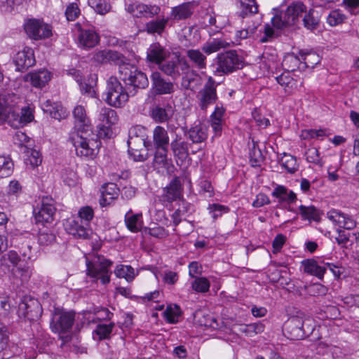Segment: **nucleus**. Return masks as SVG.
Segmentation results:
<instances>
[{"instance_id":"nucleus-1","label":"nucleus","mask_w":359,"mask_h":359,"mask_svg":"<svg viewBox=\"0 0 359 359\" xmlns=\"http://www.w3.org/2000/svg\"><path fill=\"white\" fill-rule=\"evenodd\" d=\"M70 141L78 156L84 159H93L99 152L101 142L90 127L77 130L72 133Z\"/></svg>"},{"instance_id":"nucleus-2","label":"nucleus","mask_w":359,"mask_h":359,"mask_svg":"<svg viewBox=\"0 0 359 359\" xmlns=\"http://www.w3.org/2000/svg\"><path fill=\"white\" fill-rule=\"evenodd\" d=\"M104 95V101L109 105L116 108L124 106L129 99L127 90L115 76H111L107 81Z\"/></svg>"},{"instance_id":"nucleus-3","label":"nucleus","mask_w":359,"mask_h":359,"mask_svg":"<svg viewBox=\"0 0 359 359\" xmlns=\"http://www.w3.org/2000/svg\"><path fill=\"white\" fill-rule=\"evenodd\" d=\"M74 321V312L56 309L50 323V329L53 332L60 334L63 343H65L69 341L70 337L69 335L61 336V334L69 332Z\"/></svg>"},{"instance_id":"nucleus-4","label":"nucleus","mask_w":359,"mask_h":359,"mask_svg":"<svg viewBox=\"0 0 359 359\" xmlns=\"http://www.w3.org/2000/svg\"><path fill=\"white\" fill-rule=\"evenodd\" d=\"M125 60L124 63L118 67L121 79L135 88H146L149 86L147 75L137 70L135 67Z\"/></svg>"},{"instance_id":"nucleus-5","label":"nucleus","mask_w":359,"mask_h":359,"mask_svg":"<svg viewBox=\"0 0 359 359\" xmlns=\"http://www.w3.org/2000/svg\"><path fill=\"white\" fill-rule=\"evenodd\" d=\"M216 72L229 74L243 67V58L236 50H229L218 54L217 57Z\"/></svg>"},{"instance_id":"nucleus-6","label":"nucleus","mask_w":359,"mask_h":359,"mask_svg":"<svg viewBox=\"0 0 359 359\" xmlns=\"http://www.w3.org/2000/svg\"><path fill=\"white\" fill-rule=\"evenodd\" d=\"M24 29L28 36L34 40H41L52 36V27L43 21L31 19L24 25Z\"/></svg>"},{"instance_id":"nucleus-7","label":"nucleus","mask_w":359,"mask_h":359,"mask_svg":"<svg viewBox=\"0 0 359 359\" xmlns=\"http://www.w3.org/2000/svg\"><path fill=\"white\" fill-rule=\"evenodd\" d=\"M18 313L19 316H22L29 320H34L41 316L42 309L36 299L25 295L18 305Z\"/></svg>"},{"instance_id":"nucleus-8","label":"nucleus","mask_w":359,"mask_h":359,"mask_svg":"<svg viewBox=\"0 0 359 359\" xmlns=\"http://www.w3.org/2000/svg\"><path fill=\"white\" fill-rule=\"evenodd\" d=\"M196 97L198 106L204 111L216 102L217 99L216 87L212 77H209L203 88L198 93Z\"/></svg>"},{"instance_id":"nucleus-9","label":"nucleus","mask_w":359,"mask_h":359,"mask_svg":"<svg viewBox=\"0 0 359 359\" xmlns=\"http://www.w3.org/2000/svg\"><path fill=\"white\" fill-rule=\"evenodd\" d=\"M55 211L52 200L43 198L40 207L34 209L36 222L42 225L51 223L54 219Z\"/></svg>"},{"instance_id":"nucleus-10","label":"nucleus","mask_w":359,"mask_h":359,"mask_svg":"<svg viewBox=\"0 0 359 359\" xmlns=\"http://www.w3.org/2000/svg\"><path fill=\"white\" fill-rule=\"evenodd\" d=\"M20 98L14 93H0V123L4 122L10 114L14 113Z\"/></svg>"},{"instance_id":"nucleus-11","label":"nucleus","mask_w":359,"mask_h":359,"mask_svg":"<svg viewBox=\"0 0 359 359\" xmlns=\"http://www.w3.org/2000/svg\"><path fill=\"white\" fill-rule=\"evenodd\" d=\"M79 28L78 45L83 48H91L97 46L100 41V36L93 28H86L78 22Z\"/></svg>"},{"instance_id":"nucleus-12","label":"nucleus","mask_w":359,"mask_h":359,"mask_svg":"<svg viewBox=\"0 0 359 359\" xmlns=\"http://www.w3.org/2000/svg\"><path fill=\"white\" fill-rule=\"evenodd\" d=\"M188 63L174 57L170 60L165 59L159 65V69L168 76L173 79L178 78L181 75V71L187 69Z\"/></svg>"},{"instance_id":"nucleus-13","label":"nucleus","mask_w":359,"mask_h":359,"mask_svg":"<svg viewBox=\"0 0 359 359\" xmlns=\"http://www.w3.org/2000/svg\"><path fill=\"white\" fill-rule=\"evenodd\" d=\"M126 10L135 18H152L160 12V7L156 5H147L142 3L128 4Z\"/></svg>"},{"instance_id":"nucleus-14","label":"nucleus","mask_w":359,"mask_h":359,"mask_svg":"<svg viewBox=\"0 0 359 359\" xmlns=\"http://www.w3.org/2000/svg\"><path fill=\"white\" fill-rule=\"evenodd\" d=\"M98 121H100L97 127L100 135H107L110 127L115 124L118 121V116L115 110L109 107L101 108Z\"/></svg>"},{"instance_id":"nucleus-15","label":"nucleus","mask_w":359,"mask_h":359,"mask_svg":"<svg viewBox=\"0 0 359 359\" xmlns=\"http://www.w3.org/2000/svg\"><path fill=\"white\" fill-rule=\"evenodd\" d=\"M65 226L66 231L75 238L86 239L91 233L89 225L79 219L67 220Z\"/></svg>"},{"instance_id":"nucleus-16","label":"nucleus","mask_w":359,"mask_h":359,"mask_svg":"<svg viewBox=\"0 0 359 359\" xmlns=\"http://www.w3.org/2000/svg\"><path fill=\"white\" fill-rule=\"evenodd\" d=\"M303 317L294 316L290 317L285 323V330L288 337L292 340H300L305 338L303 330Z\"/></svg>"},{"instance_id":"nucleus-17","label":"nucleus","mask_w":359,"mask_h":359,"mask_svg":"<svg viewBox=\"0 0 359 359\" xmlns=\"http://www.w3.org/2000/svg\"><path fill=\"white\" fill-rule=\"evenodd\" d=\"M13 62L16 66V70L19 72H23L34 65L35 59L32 48L25 47L18 51L14 56Z\"/></svg>"},{"instance_id":"nucleus-18","label":"nucleus","mask_w":359,"mask_h":359,"mask_svg":"<svg viewBox=\"0 0 359 359\" xmlns=\"http://www.w3.org/2000/svg\"><path fill=\"white\" fill-rule=\"evenodd\" d=\"M182 196V189L179 179L174 178L163 189V193L160 196V201L165 205L166 203H172L173 201H179Z\"/></svg>"},{"instance_id":"nucleus-19","label":"nucleus","mask_w":359,"mask_h":359,"mask_svg":"<svg viewBox=\"0 0 359 359\" xmlns=\"http://www.w3.org/2000/svg\"><path fill=\"white\" fill-rule=\"evenodd\" d=\"M327 217L340 228L353 229L356 226V222L351 216L335 209L329 210Z\"/></svg>"},{"instance_id":"nucleus-20","label":"nucleus","mask_w":359,"mask_h":359,"mask_svg":"<svg viewBox=\"0 0 359 359\" xmlns=\"http://www.w3.org/2000/svg\"><path fill=\"white\" fill-rule=\"evenodd\" d=\"M294 76L291 72H284L276 77V81L287 95H294L299 90L298 81Z\"/></svg>"},{"instance_id":"nucleus-21","label":"nucleus","mask_w":359,"mask_h":359,"mask_svg":"<svg viewBox=\"0 0 359 359\" xmlns=\"http://www.w3.org/2000/svg\"><path fill=\"white\" fill-rule=\"evenodd\" d=\"M93 59L98 63L113 62L120 67L127 59L121 53L113 50H100L95 53Z\"/></svg>"},{"instance_id":"nucleus-22","label":"nucleus","mask_w":359,"mask_h":359,"mask_svg":"<svg viewBox=\"0 0 359 359\" xmlns=\"http://www.w3.org/2000/svg\"><path fill=\"white\" fill-rule=\"evenodd\" d=\"M151 79L152 88L157 94H170L174 92L173 83L170 81H165L159 72H153Z\"/></svg>"},{"instance_id":"nucleus-23","label":"nucleus","mask_w":359,"mask_h":359,"mask_svg":"<svg viewBox=\"0 0 359 359\" xmlns=\"http://www.w3.org/2000/svg\"><path fill=\"white\" fill-rule=\"evenodd\" d=\"M101 198L100 204L101 206L110 205L119 195V189L114 183H106L101 187Z\"/></svg>"},{"instance_id":"nucleus-24","label":"nucleus","mask_w":359,"mask_h":359,"mask_svg":"<svg viewBox=\"0 0 359 359\" xmlns=\"http://www.w3.org/2000/svg\"><path fill=\"white\" fill-rule=\"evenodd\" d=\"M152 143L154 149H168L170 137L167 130L156 126L152 131Z\"/></svg>"},{"instance_id":"nucleus-25","label":"nucleus","mask_w":359,"mask_h":359,"mask_svg":"<svg viewBox=\"0 0 359 359\" xmlns=\"http://www.w3.org/2000/svg\"><path fill=\"white\" fill-rule=\"evenodd\" d=\"M87 269H108L112 262L102 255L92 254L86 257Z\"/></svg>"},{"instance_id":"nucleus-26","label":"nucleus","mask_w":359,"mask_h":359,"mask_svg":"<svg viewBox=\"0 0 359 359\" xmlns=\"http://www.w3.org/2000/svg\"><path fill=\"white\" fill-rule=\"evenodd\" d=\"M168 55V52L158 43L150 45L147 52L148 60L158 65H160Z\"/></svg>"},{"instance_id":"nucleus-27","label":"nucleus","mask_w":359,"mask_h":359,"mask_svg":"<svg viewBox=\"0 0 359 359\" xmlns=\"http://www.w3.org/2000/svg\"><path fill=\"white\" fill-rule=\"evenodd\" d=\"M194 9V6L192 3H184L172 8L170 17L175 20H185L191 16Z\"/></svg>"},{"instance_id":"nucleus-28","label":"nucleus","mask_w":359,"mask_h":359,"mask_svg":"<svg viewBox=\"0 0 359 359\" xmlns=\"http://www.w3.org/2000/svg\"><path fill=\"white\" fill-rule=\"evenodd\" d=\"M28 78L33 86L42 88L50 80L51 74L46 69H41L29 73L27 75Z\"/></svg>"},{"instance_id":"nucleus-29","label":"nucleus","mask_w":359,"mask_h":359,"mask_svg":"<svg viewBox=\"0 0 359 359\" xmlns=\"http://www.w3.org/2000/svg\"><path fill=\"white\" fill-rule=\"evenodd\" d=\"M230 47V43L222 38H215L206 41L203 47L202 50L207 55L216 53L222 49Z\"/></svg>"},{"instance_id":"nucleus-30","label":"nucleus","mask_w":359,"mask_h":359,"mask_svg":"<svg viewBox=\"0 0 359 359\" xmlns=\"http://www.w3.org/2000/svg\"><path fill=\"white\" fill-rule=\"evenodd\" d=\"M24 262L25 259H20L15 251L11 250L2 257L1 259V266L8 268L18 267V269H23L24 267H26Z\"/></svg>"},{"instance_id":"nucleus-31","label":"nucleus","mask_w":359,"mask_h":359,"mask_svg":"<svg viewBox=\"0 0 359 359\" xmlns=\"http://www.w3.org/2000/svg\"><path fill=\"white\" fill-rule=\"evenodd\" d=\"M271 196L278 198V201L292 203L297 199L296 194L292 191L288 190L283 185H276L271 193Z\"/></svg>"},{"instance_id":"nucleus-32","label":"nucleus","mask_w":359,"mask_h":359,"mask_svg":"<svg viewBox=\"0 0 359 359\" xmlns=\"http://www.w3.org/2000/svg\"><path fill=\"white\" fill-rule=\"evenodd\" d=\"M125 222L127 228L132 232H137L140 231L143 222L142 215L133 214L131 210H128L125 215Z\"/></svg>"},{"instance_id":"nucleus-33","label":"nucleus","mask_w":359,"mask_h":359,"mask_svg":"<svg viewBox=\"0 0 359 359\" xmlns=\"http://www.w3.org/2000/svg\"><path fill=\"white\" fill-rule=\"evenodd\" d=\"M145 129L144 127L140 126H135L129 130L128 146L132 147L133 144L144 145L147 146V143L144 142L142 137L144 133Z\"/></svg>"},{"instance_id":"nucleus-34","label":"nucleus","mask_w":359,"mask_h":359,"mask_svg":"<svg viewBox=\"0 0 359 359\" xmlns=\"http://www.w3.org/2000/svg\"><path fill=\"white\" fill-rule=\"evenodd\" d=\"M271 25L277 30H281L285 27L294 25L287 15L286 11H275L273 16L271 20Z\"/></svg>"},{"instance_id":"nucleus-35","label":"nucleus","mask_w":359,"mask_h":359,"mask_svg":"<svg viewBox=\"0 0 359 359\" xmlns=\"http://www.w3.org/2000/svg\"><path fill=\"white\" fill-rule=\"evenodd\" d=\"M172 115V107L170 105L165 107L156 106L151 112V118L157 123H165L168 121Z\"/></svg>"},{"instance_id":"nucleus-36","label":"nucleus","mask_w":359,"mask_h":359,"mask_svg":"<svg viewBox=\"0 0 359 359\" xmlns=\"http://www.w3.org/2000/svg\"><path fill=\"white\" fill-rule=\"evenodd\" d=\"M181 74L183 75L182 86L185 89L194 90L195 88L194 83L200 79L198 74L194 70L190 69L189 64L187 69L182 70Z\"/></svg>"},{"instance_id":"nucleus-37","label":"nucleus","mask_w":359,"mask_h":359,"mask_svg":"<svg viewBox=\"0 0 359 359\" xmlns=\"http://www.w3.org/2000/svg\"><path fill=\"white\" fill-rule=\"evenodd\" d=\"M208 135V128L205 125H196L189 130V137L194 143L203 142Z\"/></svg>"},{"instance_id":"nucleus-38","label":"nucleus","mask_w":359,"mask_h":359,"mask_svg":"<svg viewBox=\"0 0 359 359\" xmlns=\"http://www.w3.org/2000/svg\"><path fill=\"white\" fill-rule=\"evenodd\" d=\"M168 149H155L153 165L155 169L160 171L161 169H167Z\"/></svg>"},{"instance_id":"nucleus-39","label":"nucleus","mask_w":359,"mask_h":359,"mask_svg":"<svg viewBox=\"0 0 359 359\" xmlns=\"http://www.w3.org/2000/svg\"><path fill=\"white\" fill-rule=\"evenodd\" d=\"M194 319L201 326L216 328L217 320L205 311L197 310L194 313Z\"/></svg>"},{"instance_id":"nucleus-40","label":"nucleus","mask_w":359,"mask_h":359,"mask_svg":"<svg viewBox=\"0 0 359 359\" xmlns=\"http://www.w3.org/2000/svg\"><path fill=\"white\" fill-rule=\"evenodd\" d=\"M187 56L194 66L199 69H205L207 66L206 56L198 49H190L187 52Z\"/></svg>"},{"instance_id":"nucleus-41","label":"nucleus","mask_w":359,"mask_h":359,"mask_svg":"<svg viewBox=\"0 0 359 359\" xmlns=\"http://www.w3.org/2000/svg\"><path fill=\"white\" fill-rule=\"evenodd\" d=\"M285 11L292 23L294 24L298 18L306 12V6L302 1H297L291 3Z\"/></svg>"},{"instance_id":"nucleus-42","label":"nucleus","mask_w":359,"mask_h":359,"mask_svg":"<svg viewBox=\"0 0 359 359\" xmlns=\"http://www.w3.org/2000/svg\"><path fill=\"white\" fill-rule=\"evenodd\" d=\"M302 264L304 269H334V268H338L337 265L332 263L325 262L323 259H305L302 262Z\"/></svg>"},{"instance_id":"nucleus-43","label":"nucleus","mask_w":359,"mask_h":359,"mask_svg":"<svg viewBox=\"0 0 359 359\" xmlns=\"http://www.w3.org/2000/svg\"><path fill=\"white\" fill-rule=\"evenodd\" d=\"M239 16L243 18L258 12V6L255 0H239Z\"/></svg>"},{"instance_id":"nucleus-44","label":"nucleus","mask_w":359,"mask_h":359,"mask_svg":"<svg viewBox=\"0 0 359 359\" xmlns=\"http://www.w3.org/2000/svg\"><path fill=\"white\" fill-rule=\"evenodd\" d=\"M264 325L259 322L255 323L241 325L238 328V331L245 334L247 337H251L256 334L262 333L264 331Z\"/></svg>"},{"instance_id":"nucleus-45","label":"nucleus","mask_w":359,"mask_h":359,"mask_svg":"<svg viewBox=\"0 0 359 359\" xmlns=\"http://www.w3.org/2000/svg\"><path fill=\"white\" fill-rule=\"evenodd\" d=\"M171 149L175 157L184 159L188 155V144L184 141H178L177 139L170 143Z\"/></svg>"},{"instance_id":"nucleus-46","label":"nucleus","mask_w":359,"mask_h":359,"mask_svg":"<svg viewBox=\"0 0 359 359\" xmlns=\"http://www.w3.org/2000/svg\"><path fill=\"white\" fill-rule=\"evenodd\" d=\"M23 152L26 154L25 162L27 165H29L31 168H34L41 163V156L38 151L30 147V149L23 150Z\"/></svg>"},{"instance_id":"nucleus-47","label":"nucleus","mask_w":359,"mask_h":359,"mask_svg":"<svg viewBox=\"0 0 359 359\" xmlns=\"http://www.w3.org/2000/svg\"><path fill=\"white\" fill-rule=\"evenodd\" d=\"M168 22V18L157 19L152 20L146 24V29L149 34H161L165 29L166 25Z\"/></svg>"},{"instance_id":"nucleus-48","label":"nucleus","mask_w":359,"mask_h":359,"mask_svg":"<svg viewBox=\"0 0 359 359\" xmlns=\"http://www.w3.org/2000/svg\"><path fill=\"white\" fill-rule=\"evenodd\" d=\"M41 108L46 113L55 119H60L62 117V108L57 103L53 102L50 100H46L41 104Z\"/></svg>"},{"instance_id":"nucleus-49","label":"nucleus","mask_w":359,"mask_h":359,"mask_svg":"<svg viewBox=\"0 0 359 359\" xmlns=\"http://www.w3.org/2000/svg\"><path fill=\"white\" fill-rule=\"evenodd\" d=\"M300 59L293 53L287 54L282 62L285 72H292L299 67Z\"/></svg>"},{"instance_id":"nucleus-50","label":"nucleus","mask_w":359,"mask_h":359,"mask_svg":"<svg viewBox=\"0 0 359 359\" xmlns=\"http://www.w3.org/2000/svg\"><path fill=\"white\" fill-rule=\"evenodd\" d=\"M73 115L76 121L81 124L77 130H84L87 127H90L88 125L89 120L86 116V109L83 106H76L73 111Z\"/></svg>"},{"instance_id":"nucleus-51","label":"nucleus","mask_w":359,"mask_h":359,"mask_svg":"<svg viewBox=\"0 0 359 359\" xmlns=\"http://www.w3.org/2000/svg\"><path fill=\"white\" fill-rule=\"evenodd\" d=\"M299 212L302 219L304 220L318 221L320 219L318 210L313 205L305 206L302 205L299 206Z\"/></svg>"},{"instance_id":"nucleus-52","label":"nucleus","mask_w":359,"mask_h":359,"mask_svg":"<svg viewBox=\"0 0 359 359\" xmlns=\"http://www.w3.org/2000/svg\"><path fill=\"white\" fill-rule=\"evenodd\" d=\"M14 143L18 147L26 150L30 149L33 146V141L27 135L26 133L22 131L15 133L13 137Z\"/></svg>"},{"instance_id":"nucleus-53","label":"nucleus","mask_w":359,"mask_h":359,"mask_svg":"<svg viewBox=\"0 0 359 359\" xmlns=\"http://www.w3.org/2000/svg\"><path fill=\"white\" fill-rule=\"evenodd\" d=\"M305 157L307 162L323 167L324 162L320 157L318 149L316 147H309L305 151Z\"/></svg>"},{"instance_id":"nucleus-54","label":"nucleus","mask_w":359,"mask_h":359,"mask_svg":"<svg viewBox=\"0 0 359 359\" xmlns=\"http://www.w3.org/2000/svg\"><path fill=\"white\" fill-rule=\"evenodd\" d=\"M13 170V163L10 157L0 156V178L10 176Z\"/></svg>"},{"instance_id":"nucleus-55","label":"nucleus","mask_w":359,"mask_h":359,"mask_svg":"<svg viewBox=\"0 0 359 359\" xmlns=\"http://www.w3.org/2000/svg\"><path fill=\"white\" fill-rule=\"evenodd\" d=\"M327 135L325 129H305L301 131L300 137L302 140L320 139L323 140Z\"/></svg>"},{"instance_id":"nucleus-56","label":"nucleus","mask_w":359,"mask_h":359,"mask_svg":"<svg viewBox=\"0 0 359 359\" xmlns=\"http://www.w3.org/2000/svg\"><path fill=\"white\" fill-rule=\"evenodd\" d=\"M115 326L114 323L109 324L100 323L96 326L94 333L97 335L99 340L108 339Z\"/></svg>"},{"instance_id":"nucleus-57","label":"nucleus","mask_w":359,"mask_h":359,"mask_svg":"<svg viewBox=\"0 0 359 359\" xmlns=\"http://www.w3.org/2000/svg\"><path fill=\"white\" fill-rule=\"evenodd\" d=\"M346 20V15L341 10L335 9L329 13L327 17V23L332 27H335L342 24Z\"/></svg>"},{"instance_id":"nucleus-58","label":"nucleus","mask_w":359,"mask_h":359,"mask_svg":"<svg viewBox=\"0 0 359 359\" xmlns=\"http://www.w3.org/2000/svg\"><path fill=\"white\" fill-rule=\"evenodd\" d=\"M280 164L290 173H294L299 168L296 158L290 154H285L280 159Z\"/></svg>"},{"instance_id":"nucleus-59","label":"nucleus","mask_w":359,"mask_h":359,"mask_svg":"<svg viewBox=\"0 0 359 359\" xmlns=\"http://www.w3.org/2000/svg\"><path fill=\"white\" fill-rule=\"evenodd\" d=\"M210 286V281L205 277H195L191 282V288L197 292H207L209 290Z\"/></svg>"},{"instance_id":"nucleus-60","label":"nucleus","mask_w":359,"mask_h":359,"mask_svg":"<svg viewBox=\"0 0 359 359\" xmlns=\"http://www.w3.org/2000/svg\"><path fill=\"white\" fill-rule=\"evenodd\" d=\"M88 2L89 6L100 15L106 14L111 9V6L107 0H88Z\"/></svg>"},{"instance_id":"nucleus-61","label":"nucleus","mask_w":359,"mask_h":359,"mask_svg":"<svg viewBox=\"0 0 359 359\" xmlns=\"http://www.w3.org/2000/svg\"><path fill=\"white\" fill-rule=\"evenodd\" d=\"M313 14L314 11L313 9H310L307 13L306 12V14L303 18V24L304 27L311 31L317 29L320 22L319 18L315 17Z\"/></svg>"},{"instance_id":"nucleus-62","label":"nucleus","mask_w":359,"mask_h":359,"mask_svg":"<svg viewBox=\"0 0 359 359\" xmlns=\"http://www.w3.org/2000/svg\"><path fill=\"white\" fill-rule=\"evenodd\" d=\"M301 57L305 65L309 68H313L320 62V57L316 52H301Z\"/></svg>"},{"instance_id":"nucleus-63","label":"nucleus","mask_w":359,"mask_h":359,"mask_svg":"<svg viewBox=\"0 0 359 359\" xmlns=\"http://www.w3.org/2000/svg\"><path fill=\"white\" fill-rule=\"evenodd\" d=\"M180 314V309L177 305H175L173 307L172 306H167L166 309L163 312V316L169 323H177Z\"/></svg>"},{"instance_id":"nucleus-64","label":"nucleus","mask_w":359,"mask_h":359,"mask_svg":"<svg viewBox=\"0 0 359 359\" xmlns=\"http://www.w3.org/2000/svg\"><path fill=\"white\" fill-rule=\"evenodd\" d=\"M264 35L259 39L261 43L271 41L280 34V30H277L273 25L266 24L263 31Z\"/></svg>"}]
</instances>
